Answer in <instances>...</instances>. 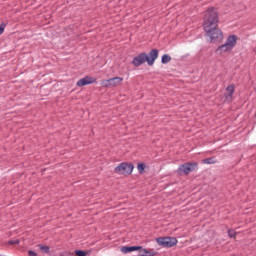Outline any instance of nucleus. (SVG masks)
I'll list each match as a JSON object with an SVG mask.
<instances>
[{"instance_id":"1","label":"nucleus","mask_w":256,"mask_h":256,"mask_svg":"<svg viewBox=\"0 0 256 256\" xmlns=\"http://www.w3.org/2000/svg\"><path fill=\"white\" fill-rule=\"evenodd\" d=\"M159 57V50L157 48L151 49L147 54L145 52L140 53L132 60V65L134 67H141L144 63H147L149 67H153L155 65V61H157Z\"/></svg>"},{"instance_id":"2","label":"nucleus","mask_w":256,"mask_h":256,"mask_svg":"<svg viewBox=\"0 0 256 256\" xmlns=\"http://www.w3.org/2000/svg\"><path fill=\"white\" fill-rule=\"evenodd\" d=\"M219 25V12L215 8H208L204 12L203 29H211Z\"/></svg>"},{"instance_id":"3","label":"nucleus","mask_w":256,"mask_h":256,"mask_svg":"<svg viewBox=\"0 0 256 256\" xmlns=\"http://www.w3.org/2000/svg\"><path fill=\"white\" fill-rule=\"evenodd\" d=\"M235 45H237V35H230L228 36L225 44H222L216 48L215 53L216 55L223 57L225 53H231Z\"/></svg>"},{"instance_id":"4","label":"nucleus","mask_w":256,"mask_h":256,"mask_svg":"<svg viewBox=\"0 0 256 256\" xmlns=\"http://www.w3.org/2000/svg\"><path fill=\"white\" fill-rule=\"evenodd\" d=\"M206 36L209 37L210 43H222L223 42V31L218 26L207 28L204 30Z\"/></svg>"},{"instance_id":"5","label":"nucleus","mask_w":256,"mask_h":256,"mask_svg":"<svg viewBox=\"0 0 256 256\" xmlns=\"http://www.w3.org/2000/svg\"><path fill=\"white\" fill-rule=\"evenodd\" d=\"M156 243L160 247H164L165 249H170L171 247H175L179 241L175 237H158L155 239Z\"/></svg>"},{"instance_id":"6","label":"nucleus","mask_w":256,"mask_h":256,"mask_svg":"<svg viewBox=\"0 0 256 256\" xmlns=\"http://www.w3.org/2000/svg\"><path fill=\"white\" fill-rule=\"evenodd\" d=\"M133 169H135L133 163L122 162L114 169V173L117 175H131Z\"/></svg>"},{"instance_id":"7","label":"nucleus","mask_w":256,"mask_h":256,"mask_svg":"<svg viewBox=\"0 0 256 256\" xmlns=\"http://www.w3.org/2000/svg\"><path fill=\"white\" fill-rule=\"evenodd\" d=\"M197 167H199L197 162H186L179 166L177 173L179 175H189V173H193Z\"/></svg>"},{"instance_id":"8","label":"nucleus","mask_w":256,"mask_h":256,"mask_svg":"<svg viewBox=\"0 0 256 256\" xmlns=\"http://www.w3.org/2000/svg\"><path fill=\"white\" fill-rule=\"evenodd\" d=\"M123 81L122 77H114L110 78L108 80H103L102 81V86L103 87H117L118 85H121V82Z\"/></svg>"},{"instance_id":"9","label":"nucleus","mask_w":256,"mask_h":256,"mask_svg":"<svg viewBox=\"0 0 256 256\" xmlns=\"http://www.w3.org/2000/svg\"><path fill=\"white\" fill-rule=\"evenodd\" d=\"M93 83H97V78L91 76H85L77 81V87H85V85H93Z\"/></svg>"},{"instance_id":"10","label":"nucleus","mask_w":256,"mask_h":256,"mask_svg":"<svg viewBox=\"0 0 256 256\" xmlns=\"http://www.w3.org/2000/svg\"><path fill=\"white\" fill-rule=\"evenodd\" d=\"M139 256H157L159 252L155 251V249H146L141 246V249H138Z\"/></svg>"},{"instance_id":"11","label":"nucleus","mask_w":256,"mask_h":256,"mask_svg":"<svg viewBox=\"0 0 256 256\" xmlns=\"http://www.w3.org/2000/svg\"><path fill=\"white\" fill-rule=\"evenodd\" d=\"M235 93V84H230L226 88V93H224V97L227 101L233 100V94Z\"/></svg>"},{"instance_id":"12","label":"nucleus","mask_w":256,"mask_h":256,"mask_svg":"<svg viewBox=\"0 0 256 256\" xmlns=\"http://www.w3.org/2000/svg\"><path fill=\"white\" fill-rule=\"evenodd\" d=\"M141 249V246H123L121 248L122 253H133V251H139Z\"/></svg>"},{"instance_id":"13","label":"nucleus","mask_w":256,"mask_h":256,"mask_svg":"<svg viewBox=\"0 0 256 256\" xmlns=\"http://www.w3.org/2000/svg\"><path fill=\"white\" fill-rule=\"evenodd\" d=\"M202 162L205 165H213V164L217 163V161L215 160V157L206 158V159L202 160Z\"/></svg>"},{"instance_id":"14","label":"nucleus","mask_w":256,"mask_h":256,"mask_svg":"<svg viewBox=\"0 0 256 256\" xmlns=\"http://www.w3.org/2000/svg\"><path fill=\"white\" fill-rule=\"evenodd\" d=\"M169 62H171V57L169 56V54H164V55H162V57H161V63H162L163 65H166V63H169Z\"/></svg>"},{"instance_id":"15","label":"nucleus","mask_w":256,"mask_h":256,"mask_svg":"<svg viewBox=\"0 0 256 256\" xmlns=\"http://www.w3.org/2000/svg\"><path fill=\"white\" fill-rule=\"evenodd\" d=\"M38 247L42 251V253H45L46 255H49V253H50L49 246H45L43 244H39Z\"/></svg>"},{"instance_id":"16","label":"nucleus","mask_w":256,"mask_h":256,"mask_svg":"<svg viewBox=\"0 0 256 256\" xmlns=\"http://www.w3.org/2000/svg\"><path fill=\"white\" fill-rule=\"evenodd\" d=\"M146 167L147 166L145 165V163H138L137 169H138L140 175H143V173H145Z\"/></svg>"},{"instance_id":"17","label":"nucleus","mask_w":256,"mask_h":256,"mask_svg":"<svg viewBox=\"0 0 256 256\" xmlns=\"http://www.w3.org/2000/svg\"><path fill=\"white\" fill-rule=\"evenodd\" d=\"M74 254H75L76 256H87V255H89V252L84 251V250H75V251H74Z\"/></svg>"},{"instance_id":"18","label":"nucleus","mask_w":256,"mask_h":256,"mask_svg":"<svg viewBox=\"0 0 256 256\" xmlns=\"http://www.w3.org/2000/svg\"><path fill=\"white\" fill-rule=\"evenodd\" d=\"M228 237L235 239V237H237V232L233 229H228Z\"/></svg>"},{"instance_id":"19","label":"nucleus","mask_w":256,"mask_h":256,"mask_svg":"<svg viewBox=\"0 0 256 256\" xmlns=\"http://www.w3.org/2000/svg\"><path fill=\"white\" fill-rule=\"evenodd\" d=\"M20 243L21 241L19 239L8 241V245H19Z\"/></svg>"},{"instance_id":"20","label":"nucleus","mask_w":256,"mask_h":256,"mask_svg":"<svg viewBox=\"0 0 256 256\" xmlns=\"http://www.w3.org/2000/svg\"><path fill=\"white\" fill-rule=\"evenodd\" d=\"M5 27H6L5 23L0 24V35H3V32L5 31Z\"/></svg>"},{"instance_id":"21","label":"nucleus","mask_w":256,"mask_h":256,"mask_svg":"<svg viewBox=\"0 0 256 256\" xmlns=\"http://www.w3.org/2000/svg\"><path fill=\"white\" fill-rule=\"evenodd\" d=\"M28 255L29 256H37V253L35 251H33V250H29L28 251Z\"/></svg>"}]
</instances>
